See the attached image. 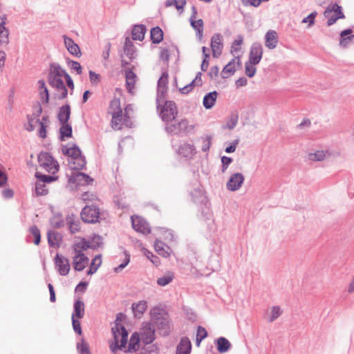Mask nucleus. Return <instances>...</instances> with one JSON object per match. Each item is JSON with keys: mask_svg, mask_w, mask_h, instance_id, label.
Returning a JSON list of instances; mask_svg holds the SVG:
<instances>
[{"mask_svg": "<svg viewBox=\"0 0 354 354\" xmlns=\"http://www.w3.org/2000/svg\"><path fill=\"white\" fill-rule=\"evenodd\" d=\"M168 83V75L163 73L158 80V86L160 88L166 89Z\"/></svg>", "mask_w": 354, "mask_h": 354, "instance_id": "58", "label": "nucleus"}, {"mask_svg": "<svg viewBox=\"0 0 354 354\" xmlns=\"http://www.w3.org/2000/svg\"><path fill=\"white\" fill-rule=\"evenodd\" d=\"M65 46L70 53L77 57H80L81 51L79 46L74 42V41L64 36Z\"/></svg>", "mask_w": 354, "mask_h": 354, "instance_id": "24", "label": "nucleus"}, {"mask_svg": "<svg viewBox=\"0 0 354 354\" xmlns=\"http://www.w3.org/2000/svg\"><path fill=\"white\" fill-rule=\"evenodd\" d=\"M35 176L39 179V181L37 182L35 184V192L37 196H44L47 194L48 190L44 184L45 183H50L57 179V177L39 174L38 173H37Z\"/></svg>", "mask_w": 354, "mask_h": 354, "instance_id": "11", "label": "nucleus"}, {"mask_svg": "<svg viewBox=\"0 0 354 354\" xmlns=\"http://www.w3.org/2000/svg\"><path fill=\"white\" fill-rule=\"evenodd\" d=\"M352 32L351 29L345 30L341 32V40L340 44L343 46H345L348 44L349 41H352L354 40V36H349L348 37H345L346 36L350 35Z\"/></svg>", "mask_w": 354, "mask_h": 354, "instance_id": "45", "label": "nucleus"}, {"mask_svg": "<svg viewBox=\"0 0 354 354\" xmlns=\"http://www.w3.org/2000/svg\"><path fill=\"white\" fill-rule=\"evenodd\" d=\"M39 166L47 172L55 174L59 170L57 162L47 152H41L38 156Z\"/></svg>", "mask_w": 354, "mask_h": 354, "instance_id": "6", "label": "nucleus"}, {"mask_svg": "<svg viewBox=\"0 0 354 354\" xmlns=\"http://www.w3.org/2000/svg\"><path fill=\"white\" fill-rule=\"evenodd\" d=\"M79 319L72 318L73 327L74 330L79 335L82 334V329L80 322L78 320Z\"/></svg>", "mask_w": 354, "mask_h": 354, "instance_id": "63", "label": "nucleus"}, {"mask_svg": "<svg viewBox=\"0 0 354 354\" xmlns=\"http://www.w3.org/2000/svg\"><path fill=\"white\" fill-rule=\"evenodd\" d=\"M151 39L154 44L160 43L163 39L162 30L159 27L153 28L151 30Z\"/></svg>", "mask_w": 354, "mask_h": 354, "instance_id": "37", "label": "nucleus"}, {"mask_svg": "<svg viewBox=\"0 0 354 354\" xmlns=\"http://www.w3.org/2000/svg\"><path fill=\"white\" fill-rule=\"evenodd\" d=\"M60 240V236L58 233L53 231H50L48 233V241L50 245L55 246L57 245Z\"/></svg>", "mask_w": 354, "mask_h": 354, "instance_id": "46", "label": "nucleus"}, {"mask_svg": "<svg viewBox=\"0 0 354 354\" xmlns=\"http://www.w3.org/2000/svg\"><path fill=\"white\" fill-rule=\"evenodd\" d=\"M186 0H167L165 3L166 7L174 6L180 12H183Z\"/></svg>", "mask_w": 354, "mask_h": 354, "instance_id": "43", "label": "nucleus"}, {"mask_svg": "<svg viewBox=\"0 0 354 354\" xmlns=\"http://www.w3.org/2000/svg\"><path fill=\"white\" fill-rule=\"evenodd\" d=\"M230 347V342L225 337H220L217 340V349L220 353L226 352Z\"/></svg>", "mask_w": 354, "mask_h": 354, "instance_id": "41", "label": "nucleus"}, {"mask_svg": "<svg viewBox=\"0 0 354 354\" xmlns=\"http://www.w3.org/2000/svg\"><path fill=\"white\" fill-rule=\"evenodd\" d=\"M155 339V330L151 324L143 325L140 329L141 343H152Z\"/></svg>", "mask_w": 354, "mask_h": 354, "instance_id": "15", "label": "nucleus"}, {"mask_svg": "<svg viewBox=\"0 0 354 354\" xmlns=\"http://www.w3.org/2000/svg\"><path fill=\"white\" fill-rule=\"evenodd\" d=\"M132 111L131 105L129 104L124 108V113L122 111L121 113H115L111 115L110 125L111 128L115 131H118L122 129L124 125L131 127L133 123L131 120L130 111Z\"/></svg>", "mask_w": 354, "mask_h": 354, "instance_id": "5", "label": "nucleus"}, {"mask_svg": "<svg viewBox=\"0 0 354 354\" xmlns=\"http://www.w3.org/2000/svg\"><path fill=\"white\" fill-rule=\"evenodd\" d=\"M147 308V302L144 300L139 301L137 304H133L132 306L134 315L136 317H141L145 313Z\"/></svg>", "mask_w": 354, "mask_h": 354, "instance_id": "32", "label": "nucleus"}, {"mask_svg": "<svg viewBox=\"0 0 354 354\" xmlns=\"http://www.w3.org/2000/svg\"><path fill=\"white\" fill-rule=\"evenodd\" d=\"M39 93L42 103L48 104L49 101V93L44 80L38 82Z\"/></svg>", "mask_w": 354, "mask_h": 354, "instance_id": "30", "label": "nucleus"}, {"mask_svg": "<svg viewBox=\"0 0 354 354\" xmlns=\"http://www.w3.org/2000/svg\"><path fill=\"white\" fill-rule=\"evenodd\" d=\"M154 248L156 251L161 256L167 257L169 253L168 252L169 248L160 241H156L154 243Z\"/></svg>", "mask_w": 354, "mask_h": 354, "instance_id": "38", "label": "nucleus"}, {"mask_svg": "<svg viewBox=\"0 0 354 354\" xmlns=\"http://www.w3.org/2000/svg\"><path fill=\"white\" fill-rule=\"evenodd\" d=\"M102 264V259H101V255H96L94 259L92 260V262L90 265V268L88 271L87 272V274L88 275H91L96 272L97 269L100 268V266Z\"/></svg>", "mask_w": 354, "mask_h": 354, "instance_id": "39", "label": "nucleus"}, {"mask_svg": "<svg viewBox=\"0 0 354 354\" xmlns=\"http://www.w3.org/2000/svg\"><path fill=\"white\" fill-rule=\"evenodd\" d=\"M242 4L244 6H254V7H258L260 6V4L262 2V0H241Z\"/></svg>", "mask_w": 354, "mask_h": 354, "instance_id": "59", "label": "nucleus"}, {"mask_svg": "<svg viewBox=\"0 0 354 354\" xmlns=\"http://www.w3.org/2000/svg\"><path fill=\"white\" fill-rule=\"evenodd\" d=\"M146 28L144 25H136L132 30V39L142 41L145 38Z\"/></svg>", "mask_w": 354, "mask_h": 354, "instance_id": "28", "label": "nucleus"}, {"mask_svg": "<svg viewBox=\"0 0 354 354\" xmlns=\"http://www.w3.org/2000/svg\"><path fill=\"white\" fill-rule=\"evenodd\" d=\"M93 181L88 176L82 172L73 173L68 179V184L72 189H77L78 186L89 185Z\"/></svg>", "mask_w": 354, "mask_h": 354, "instance_id": "10", "label": "nucleus"}, {"mask_svg": "<svg viewBox=\"0 0 354 354\" xmlns=\"http://www.w3.org/2000/svg\"><path fill=\"white\" fill-rule=\"evenodd\" d=\"M244 177L241 173L232 174L227 183V188L230 191L238 190L242 185Z\"/></svg>", "mask_w": 354, "mask_h": 354, "instance_id": "16", "label": "nucleus"}, {"mask_svg": "<svg viewBox=\"0 0 354 354\" xmlns=\"http://www.w3.org/2000/svg\"><path fill=\"white\" fill-rule=\"evenodd\" d=\"M217 96L216 91L210 92L205 95L203 101V106L207 109H211L215 104Z\"/></svg>", "mask_w": 354, "mask_h": 354, "instance_id": "31", "label": "nucleus"}, {"mask_svg": "<svg viewBox=\"0 0 354 354\" xmlns=\"http://www.w3.org/2000/svg\"><path fill=\"white\" fill-rule=\"evenodd\" d=\"M122 109L121 107V103L119 98L114 97L109 103L107 113L109 115H112L115 113H121Z\"/></svg>", "mask_w": 354, "mask_h": 354, "instance_id": "25", "label": "nucleus"}, {"mask_svg": "<svg viewBox=\"0 0 354 354\" xmlns=\"http://www.w3.org/2000/svg\"><path fill=\"white\" fill-rule=\"evenodd\" d=\"M243 41V38L242 36L239 35L236 39H234L233 41L232 46H231V51L232 53H236L240 51L241 50V46L242 45Z\"/></svg>", "mask_w": 354, "mask_h": 354, "instance_id": "47", "label": "nucleus"}, {"mask_svg": "<svg viewBox=\"0 0 354 354\" xmlns=\"http://www.w3.org/2000/svg\"><path fill=\"white\" fill-rule=\"evenodd\" d=\"M71 115V109L69 105H65L60 108L59 113V120L60 122L68 123Z\"/></svg>", "mask_w": 354, "mask_h": 354, "instance_id": "36", "label": "nucleus"}, {"mask_svg": "<svg viewBox=\"0 0 354 354\" xmlns=\"http://www.w3.org/2000/svg\"><path fill=\"white\" fill-rule=\"evenodd\" d=\"M68 66L71 70L75 71L77 74L82 73V68L79 62L75 61H71L68 62Z\"/></svg>", "mask_w": 354, "mask_h": 354, "instance_id": "54", "label": "nucleus"}, {"mask_svg": "<svg viewBox=\"0 0 354 354\" xmlns=\"http://www.w3.org/2000/svg\"><path fill=\"white\" fill-rule=\"evenodd\" d=\"M202 84V80H201V73H198L195 79L193 80V81L189 84L188 85L180 88V91L182 93L187 94L189 93L194 88V86H200Z\"/></svg>", "mask_w": 354, "mask_h": 354, "instance_id": "33", "label": "nucleus"}, {"mask_svg": "<svg viewBox=\"0 0 354 354\" xmlns=\"http://www.w3.org/2000/svg\"><path fill=\"white\" fill-rule=\"evenodd\" d=\"M126 87L129 93L133 94L135 93L136 84L138 80L137 75L131 71H126Z\"/></svg>", "mask_w": 354, "mask_h": 354, "instance_id": "19", "label": "nucleus"}, {"mask_svg": "<svg viewBox=\"0 0 354 354\" xmlns=\"http://www.w3.org/2000/svg\"><path fill=\"white\" fill-rule=\"evenodd\" d=\"M140 336L138 333H134L129 341V346H128V351L129 352H134L138 350V348L140 347Z\"/></svg>", "mask_w": 354, "mask_h": 354, "instance_id": "35", "label": "nucleus"}, {"mask_svg": "<svg viewBox=\"0 0 354 354\" xmlns=\"http://www.w3.org/2000/svg\"><path fill=\"white\" fill-rule=\"evenodd\" d=\"M64 154L71 158L68 162V165L71 169L79 170L83 169L86 165V160L81 155L80 149L73 145L65 146L62 148Z\"/></svg>", "mask_w": 354, "mask_h": 354, "instance_id": "4", "label": "nucleus"}, {"mask_svg": "<svg viewBox=\"0 0 354 354\" xmlns=\"http://www.w3.org/2000/svg\"><path fill=\"white\" fill-rule=\"evenodd\" d=\"M100 210L95 205H86L81 212V218L84 223H95L100 218Z\"/></svg>", "mask_w": 354, "mask_h": 354, "instance_id": "7", "label": "nucleus"}, {"mask_svg": "<svg viewBox=\"0 0 354 354\" xmlns=\"http://www.w3.org/2000/svg\"><path fill=\"white\" fill-rule=\"evenodd\" d=\"M89 79L93 84H98L100 82V75L92 71H89Z\"/></svg>", "mask_w": 354, "mask_h": 354, "instance_id": "57", "label": "nucleus"}, {"mask_svg": "<svg viewBox=\"0 0 354 354\" xmlns=\"http://www.w3.org/2000/svg\"><path fill=\"white\" fill-rule=\"evenodd\" d=\"M221 162L223 165L222 171L225 172L227 170L229 165L232 162V159L229 157L223 156L221 158Z\"/></svg>", "mask_w": 354, "mask_h": 354, "instance_id": "62", "label": "nucleus"}, {"mask_svg": "<svg viewBox=\"0 0 354 354\" xmlns=\"http://www.w3.org/2000/svg\"><path fill=\"white\" fill-rule=\"evenodd\" d=\"M129 261H130V257L129 255L126 254L124 262L120 264L118 267H115L114 268L115 272H120L123 268H124L127 266V264L129 263Z\"/></svg>", "mask_w": 354, "mask_h": 354, "instance_id": "64", "label": "nucleus"}, {"mask_svg": "<svg viewBox=\"0 0 354 354\" xmlns=\"http://www.w3.org/2000/svg\"><path fill=\"white\" fill-rule=\"evenodd\" d=\"M178 152L184 157L190 158L195 153V149L194 145L184 143L180 146Z\"/></svg>", "mask_w": 354, "mask_h": 354, "instance_id": "27", "label": "nucleus"}, {"mask_svg": "<svg viewBox=\"0 0 354 354\" xmlns=\"http://www.w3.org/2000/svg\"><path fill=\"white\" fill-rule=\"evenodd\" d=\"M143 346L139 350L138 354H158V348L152 343H142Z\"/></svg>", "mask_w": 354, "mask_h": 354, "instance_id": "34", "label": "nucleus"}, {"mask_svg": "<svg viewBox=\"0 0 354 354\" xmlns=\"http://www.w3.org/2000/svg\"><path fill=\"white\" fill-rule=\"evenodd\" d=\"M207 335V333L206 330L199 326L197 330V335H196V345L198 346L203 339H204Z\"/></svg>", "mask_w": 354, "mask_h": 354, "instance_id": "49", "label": "nucleus"}, {"mask_svg": "<svg viewBox=\"0 0 354 354\" xmlns=\"http://www.w3.org/2000/svg\"><path fill=\"white\" fill-rule=\"evenodd\" d=\"M61 139L64 140V138H70L72 136V127L68 123H62V126L59 129Z\"/></svg>", "mask_w": 354, "mask_h": 354, "instance_id": "44", "label": "nucleus"}, {"mask_svg": "<svg viewBox=\"0 0 354 354\" xmlns=\"http://www.w3.org/2000/svg\"><path fill=\"white\" fill-rule=\"evenodd\" d=\"M278 44V35L275 30H270L265 35V45L269 49H274Z\"/></svg>", "mask_w": 354, "mask_h": 354, "instance_id": "22", "label": "nucleus"}, {"mask_svg": "<svg viewBox=\"0 0 354 354\" xmlns=\"http://www.w3.org/2000/svg\"><path fill=\"white\" fill-rule=\"evenodd\" d=\"M82 198L84 202H95L98 201V197L93 193L86 192L82 194Z\"/></svg>", "mask_w": 354, "mask_h": 354, "instance_id": "51", "label": "nucleus"}, {"mask_svg": "<svg viewBox=\"0 0 354 354\" xmlns=\"http://www.w3.org/2000/svg\"><path fill=\"white\" fill-rule=\"evenodd\" d=\"M67 221L72 233L77 232L80 230V226L78 221H73L71 218H68Z\"/></svg>", "mask_w": 354, "mask_h": 354, "instance_id": "53", "label": "nucleus"}, {"mask_svg": "<svg viewBox=\"0 0 354 354\" xmlns=\"http://www.w3.org/2000/svg\"><path fill=\"white\" fill-rule=\"evenodd\" d=\"M30 232L34 238L33 243L35 245H38L39 244L40 240H41V234H40L39 230L37 228V227L32 226L30 227Z\"/></svg>", "mask_w": 354, "mask_h": 354, "instance_id": "48", "label": "nucleus"}, {"mask_svg": "<svg viewBox=\"0 0 354 354\" xmlns=\"http://www.w3.org/2000/svg\"><path fill=\"white\" fill-rule=\"evenodd\" d=\"M37 124L39 125L40 127L39 133V136L43 138H45L46 137V127L38 118L30 119L28 121V127H27V129L28 131H32Z\"/></svg>", "mask_w": 354, "mask_h": 354, "instance_id": "26", "label": "nucleus"}, {"mask_svg": "<svg viewBox=\"0 0 354 354\" xmlns=\"http://www.w3.org/2000/svg\"><path fill=\"white\" fill-rule=\"evenodd\" d=\"M324 16L328 19L327 25L328 26L333 25L338 19L345 18L342 7L337 3L328 6L324 12Z\"/></svg>", "mask_w": 354, "mask_h": 354, "instance_id": "8", "label": "nucleus"}, {"mask_svg": "<svg viewBox=\"0 0 354 354\" xmlns=\"http://www.w3.org/2000/svg\"><path fill=\"white\" fill-rule=\"evenodd\" d=\"M85 306L81 300H77L74 304V313L72 318L82 319L84 315Z\"/></svg>", "mask_w": 354, "mask_h": 354, "instance_id": "29", "label": "nucleus"}, {"mask_svg": "<svg viewBox=\"0 0 354 354\" xmlns=\"http://www.w3.org/2000/svg\"><path fill=\"white\" fill-rule=\"evenodd\" d=\"M241 64L239 57H235L223 68L221 71V77L225 79L233 75L236 71L240 67Z\"/></svg>", "mask_w": 354, "mask_h": 354, "instance_id": "14", "label": "nucleus"}, {"mask_svg": "<svg viewBox=\"0 0 354 354\" xmlns=\"http://www.w3.org/2000/svg\"><path fill=\"white\" fill-rule=\"evenodd\" d=\"M325 153L324 151H318L310 155V158L313 160L321 161L324 160Z\"/></svg>", "mask_w": 354, "mask_h": 354, "instance_id": "60", "label": "nucleus"}, {"mask_svg": "<svg viewBox=\"0 0 354 354\" xmlns=\"http://www.w3.org/2000/svg\"><path fill=\"white\" fill-rule=\"evenodd\" d=\"M114 343L110 345L111 350L114 352L118 348L125 347L127 342L128 333L121 324V319L117 317L115 325L112 327Z\"/></svg>", "mask_w": 354, "mask_h": 354, "instance_id": "3", "label": "nucleus"}, {"mask_svg": "<svg viewBox=\"0 0 354 354\" xmlns=\"http://www.w3.org/2000/svg\"><path fill=\"white\" fill-rule=\"evenodd\" d=\"M192 350V344L187 337H183L176 347V354H189Z\"/></svg>", "mask_w": 354, "mask_h": 354, "instance_id": "23", "label": "nucleus"}, {"mask_svg": "<svg viewBox=\"0 0 354 354\" xmlns=\"http://www.w3.org/2000/svg\"><path fill=\"white\" fill-rule=\"evenodd\" d=\"M254 64H252L251 62L245 63V74L250 77H252L257 71Z\"/></svg>", "mask_w": 354, "mask_h": 354, "instance_id": "50", "label": "nucleus"}, {"mask_svg": "<svg viewBox=\"0 0 354 354\" xmlns=\"http://www.w3.org/2000/svg\"><path fill=\"white\" fill-rule=\"evenodd\" d=\"M91 248L88 241L84 239L75 243L73 246L74 256L73 257V268L76 271H82L88 264V258L84 254V252Z\"/></svg>", "mask_w": 354, "mask_h": 354, "instance_id": "2", "label": "nucleus"}, {"mask_svg": "<svg viewBox=\"0 0 354 354\" xmlns=\"http://www.w3.org/2000/svg\"><path fill=\"white\" fill-rule=\"evenodd\" d=\"M197 11L195 7L192 8V14L190 17V23L192 28L196 31V34L200 38L203 36V21L202 19H197Z\"/></svg>", "mask_w": 354, "mask_h": 354, "instance_id": "18", "label": "nucleus"}, {"mask_svg": "<svg viewBox=\"0 0 354 354\" xmlns=\"http://www.w3.org/2000/svg\"><path fill=\"white\" fill-rule=\"evenodd\" d=\"M7 19L0 17V45H7L9 43V31L6 27Z\"/></svg>", "mask_w": 354, "mask_h": 354, "instance_id": "21", "label": "nucleus"}, {"mask_svg": "<svg viewBox=\"0 0 354 354\" xmlns=\"http://www.w3.org/2000/svg\"><path fill=\"white\" fill-rule=\"evenodd\" d=\"M317 12H313L310 13L308 17H305L302 22L303 23H309V26H311L314 24L315 23V19L317 16Z\"/></svg>", "mask_w": 354, "mask_h": 354, "instance_id": "61", "label": "nucleus"}, {"mask_svg": "<svg viewBox=\"0 0 354 354\" xmlns=\"http://www.w3.org/2000/svg\"><path fill=\"white\" fill-rule=\"evenodd\" d=\"M77 349L82 354H91L88 350V346L84 340H82V342L77 344Z\"/></svg>", "mask_w": 354, "mask_h": 354, "instance_id": "56", "label": "nucleus"}, {"mask_svg": "<svg viewBox=\"0 0 354 354\" xmlns=\"http://www.w3.org/2000/svg\"><path fill=\"white\" fill-rule=\"evenodd\" d=\"M222 37L220 35H214L212 37L211 48L214 57H218L222 53Z\"/></svg>", "mask_w": 354, "mask_h": 354, "instance_id": "20", "label": "nucleus"}, {"mask_svg": "<svg viewBox=\"0 0 354 354\" xmlns=\"http://www.w3.org/2000/svg\"><path fill=\"white\" fill-rule=\"evenodd\" d=\"M124 50L127 55L129 57V58H131L133 57L134 53L133 44L129 39H127L125 41Z\"/></svg>", "mask_w": 354, "mask_h": 354, "instance_id": "52", "label": "nucleus"}, {"mask_svg": "<svg viewBox=\"0 0 354 354\" xmlns=\"http://www.w3.org/2000/svg\"><path fill=\"white\" fill-rule=\"evenodd\" d=\"M131 219L132 227L136 232L143 234H148L151 232V229L149 224L142 217L138 216H132Z\"/></svg>", "mask_w": 354, "mask_h": 354, "instance_id": "13", "label": "nucleus"}, {"mask_svg": "<svg viewBox=\"0 0 354 354\" xmlns=\"http://www.w3.org/2000/svg\"><path fill=\"white\" fill-rule=\"evenodd\" d=\"M174 278V275L172 272H168L166 274L158 278L157 283L160 286H165L171 283Z\"/></svg>", "mask_w": 354, "mask_h": 354, "instance_id": "42", "label": "nucleus"}, {"mask_svg": "<svg viewBox=\"0 0 354 354\" xmlns=\"http://www.w3.org/2000/svg\"><path fill=\"white\" fill-rule=\"evenodd\" d=\"M263 55V48L260 44L255 43L252 46L250 52L249 62L257 64L260 62Z\"/></svg>", "mask_w": 354, "mask_h": 354, "instance_id": "17", "label": "nucleus"}, {"mask_svg": "<svg viewBox=\"0 0 354 354\" xmlns=\"http://www.w3.org/2000/svg\"><path fill=\"white\" fill-rule=\"evenodd\" d=\"M178 114V109L176 104L171 101L165 102L161 107L160 115L163 121L169 122L174 120Z\"/></svg>", "mask_w": 354, "mask_h": 354, "instance_id": "9", "label": "nucleus"}, {"mask_svg": "<svg viewBox=\"0 0 354 354\" xmlns=\"http://www.w3.org/2000/svg\"><path fill=\"white\" fill-rule=\"evenodd\" d=\"M55 265L59 274L62 276L67 275L71 270L69 260L64 255L57 254L55 259Z\"/></svg>", "mask_w": 354, "mask_h": 354, "instance_id": "12", "label": "nucleus"}, {"mask_svg": "<svg viewBox=\"0 0 354 354\" xmlns=\"http://www.w3.org/2000/svg\"><path fill=\"white\" fill-rule=\"evenodd\" d=\"M282 313V310L279 306H272L267 312V316L269 322H273L278 318Z\"/></svg>", "mask_w": 354, "mask_h": 354, "instance_id": "40", "label": "nucleus"}, {"mask_svg": "<svg viewBox=\"0 0 354 354\" xmlns=\"http://www.w3.org/2000/svg\"><path fill=\"white\" fill-rule=\"evenodd\" d=\"M65 71L59 66H53L50 68L48 77L49 84L55 88L57 98L61 100L67 97L68 90L64 84V80Z\"/></svg>", "mask_w": 354, "mask_h": 354, "instance_id": "1", "label": "nucleus"}, {"mask_svg": "<svg viewBox=\"0 0 354 354\" xmlns=\"http://www.w3.org/2000/svg\"><path fill=\"white\" fill-rule=\"evenodd\" d=\"M145 255L155 266H158L160 264L159 258L154 255L152 252L147 250L145 252Z\"/></svg>", "mask_w": 354, "mask_h": 354, "instance_id": "55", "label": "nucleus"}]
</instances>
